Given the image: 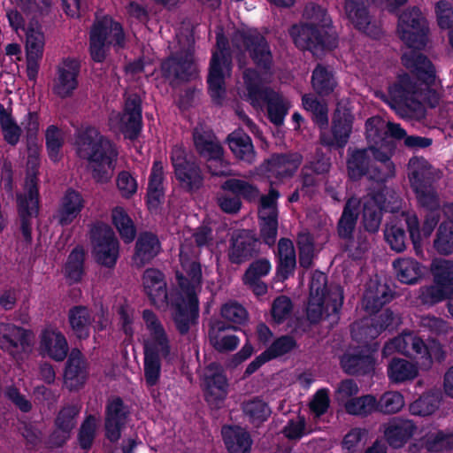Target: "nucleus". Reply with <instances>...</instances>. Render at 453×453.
Segmentation results:
<instances>
[{
	"instance_id": "nucleus-1",
	"label": "nucleus",
	"mask_w": 453,
	"mask_h": 453,
	"mask_svg": "<svg viewBox=\"0 0 453 453\" xmlns=\"http://www.w3.org/2000/svg\"><path fill=\"white\" fill-rule=\"evenodd\" d=\"M427 32L426 19L419 9H407L399 16L397 34L409 48L403 55V63L427 87H433L436 86L434 68L425 56L415 50L426 45Z\"/></svg>"
},
{
	"instance_id": "nucleus-2",
	"label": "nucleus",
	"mask_w": 453,
	"mask_h": 453,
	"mask_svg": "<svg viewBox=\"0 0 453 453\" xmlns=\"http://www.w3.org/2000/svg\"><path fill=\"white\" fill-rule=\"evenodd\" d=\"M197 254V248H191L187 240L181 243L180 260L183 272L177 273V279L182 298L181 302L176 304L173 317L176 326L181 334L187 333L198 317L196 294L201 287L202 270L196 259Z\"/></svg>"
},
{
	"instance_id": "nucleus-3",
	"label": "nucleus",
	"mask_w": 453,
	"mask_h": 453,
	"mask_svg": "<svg viewBox=\"0 0 453 453\" xmlns=\"http://www.w3.org/2000/svg\"><path fill=\"white\" fill-rule=\"evenodd\" d=\"M77 155L87 160L88 169L96 182H108L112 175L118 151L110 140L92 127L81 129L75 142Z\"/></svg>"
},
{
	"instance_id": "nucleus-4",
	"label": "nucleus",
	"mask_w": 453,
	"mask_h": 453,
	"mask_svg": "<svg viewBox=\"0 0 453 453\" xmlns=\"http://www.w3.org/2000/svg\"><path fill=\"white\" fill-rule=\"evenodd\" d=\"M303 17V21L289 29V35L297 48L316 54L318 50L335 47V31L332 27L330 17L323 8L310 3L305 6Z\"/></svg>"
},
{
	"instance_id": "nucleus-5",
	"label": "nucleus",
	"mask_w": 453,
	"mask_h": 453,
	"mask_svg": "<svg viewBox=\"0 0 453 453\" xmlns=\"http://www.w3.org/2000/svg\"><path fill=\"white\" fill-rule=\"evenodd\" d=\"M395 352L414 357L418 360L420 368L424 370L429 369L434 360L441 361L444 358V351L439 342L430 341L426 343L412 333H404L385 344L382 350L384 357Z\"/></svg>"
},
{
	"instance_id": "nucleus-6",
	"label": "nucleus",
	"mask_w": 453,
	"mask_h": 453,
	"mask_svg": "<svg viewBox=\"0 0 453 453\" xmlns=\"http://www.w3.org/2000/svg\"><path fill=\"white\" fill-rule=\"evenodd\" d=\"M247 96L255 107H262L266 103L270 120L277 126L283 123L284 118L290 108V103L281 95L262 87L265 77L256 70L247 69L243 72Z\"/></svg>"
},
{
	"instance_id": "nucleus-7",
	"label": "nucleus",
	"mask_w": 453,
	"mask_h": 453,
	"mask_svg": "<svg viewBox=\"0 0 453 453\" xmlns=\"http://www.w3.org/2000/svg\"><path fill=\"white\" fill-rule=\"evenodd\" d=\"M425 89L412 83L407 74L400 76L389 88L387 100L390 107L402 118H420L424 116L423 104L426 101Z\"/></svg>"
},
{
	"instance_id": "nucleus-8",
	"label": "nucleus",
	"mask_w": 453,
	"mask_h": 453,
	"mask_svg": "<svg viewBox=\"0 0 453 453\" xmlns=\"http://www.w3.org/2000/svg\"><path fill=\"white\" fill-rule=\"evenodd\" d=\"M124 43L125 35L119 23L108 16L96 19L89 36L90 54L95 61H104L110 47L119 49Z\"/></svg>"
},
{
	"instance_id": "nucleus-9",
	"label": "nucleus",
	"mask_w": 453,
	"mask_h": 453,
	"mask_svg": "<svg viewBox=\"0 0 453 453\" xmlns=\"http://www.w3.org/2000/svg\"><path fill=\"white\" fill-rule=\"evenodd\" d=\"M227 41L221 33H217V50L211 60L208 84L212 100L220 104L226 94L225 81L231 74V53Z\"/></svg>"
},
{
	"instance_id": "nucleus-10",
	"label": "nucleus",
	"mask_w": 453,
	"mask_h": 453,
	"mask_svg": "<svg viewBox=\"0 0 453 453\" xmlns=\"http://www.w3.org/2000/svg\"><path fill=\"white\" fill-rule=\"evenodd\" d=\"M347 104V103L343 102L337 104L333 115L330 129L326 126L319 127L321 144L327 147L342 149L348 143L352 132L354 116Z\"/></svg>"
},
{
	"instance_id": "nucleus-11",
	"label": "nucleus",
	"mask_w": 453,
	"mask_h": 453,
	"mask_svg": "<svg viewBox=\"0 0 453 453\" xmlns=\"http://www.w3.org/2000/svg\"><path fill=\"white\" fill-rule=\"evenodd\" d=\"M233 47L238 50H247L254 63L264 69L272 65V53L268 43L257 30H237L232 37Z\"/></svg>"
},
{
	"instance_id": "nucleus-12",
	"label": "nucleus",
	"mask_w": 453,
	"mask_h": 453,
	"mask_svg": "<svg viewBox=\"0 0 453 453\" xmlns=\"http://www.w3.org/2000/svg\"><path fill=\"white\" fill-rule=\"evenodd\" d=\"M365 129L368 142L388 151H393L395 149L391 138L400 140L407 137L405 130L399 124L387 122L378 116L367 119Z\"/></svg>"
},
{
	"instance_id": "nucleus-13",
	"label": "nucleus",
	"mask_w": 453,
	"mask_h": 453,
	"mask_svg": "<svg viewBox=\"0 0 453 453\" xmlns=\"http://www.w3.org/2000/svg\"><path fill=\"white\" fill-rule=\"evenodd\" d=\"M34 342L32 331L13 324L0 323V348L15 358L30 352Z\"/></svg>"
},
{
	"instance_id": "nucleus-14",
	"label": "nucleus",
	"mask_w": 453,
	"mask_h": 453,
	"mask_svg": "<svg viewBox=\"0 0 453 453\" xmlns=\"http://www.w3.org/2000/svg\"><path fill=\"white\" fill-rule=\"evenodd\" d=\"M93 253L102 265L112 267L119 257V242L113 231L106 226L97 227L92 235Z\"/></svg>"
},
{
	"instance_id": "nucleus-15",
	"label": "nucleus",
	"mask_w": 453,
	"mask_h": 453,
	"mask_svg": "<svg viewBox=\"0 0 453 453\" xmlns=\"http://www.w3.org/2000/svg\"><path fill=\"white\" fill-rule=\"evenodd\" d=\"M174 55L162 64V71L165 76L172 81L188 80L195 76L197 68L190 44L185 51L180 46V49H176L174 46Z\"/></svg>"
},
{
	"instance_id": "nucleus-16",
	"label": "nucleus",
	"mask_w": 453,
	"mask_h": 453,
	"mask_svg": "<svg viewBox=\"0 0 453 453\" xmlns=\"http://www.w3.org/2000/svg\"><path fill=\"white\" fill-rule=\"evenodd\" d=\"M45 36L37 23L31 22L26 32L27 73L31 81L37 77L40 62L42 59Z\"/></svg>"
},
{
	"instance_id": "nucleus-17",
	"label": "nucleus",
	"mask_w": 453,
	"mask_h": 453,
	"mask_svg": "<svg viewBox=\"0 0 453 453\" xmlns=\"http://www.w3.org/2000/svg\"><path fill=\"white\" fill-rule=\"evenodd\" d=\"M204 395L212 408H220L227 395V382L216 363L210 364L203 374Z\"/></svg>"
},
{
	"instance_id": "nucleus-18",
	"label": "nucleus",
	"mask_w": 453,
	"mask_h": 453,
	"mask_svg": "<svg viewBox=\"0 0 453 453\" xmlns=\"http://www.w3.org/2000/svg\"><path fill=\"white\" fill-rule=\"evenodd\" d=\"M343 303V292L340 286L331 287L326 296H310L307 306L308 319L320 320L324 314L337 313Z\"/></svg>"
},
{
	"instance_id": "nucleus-19",
	"label": "nucleus",
	"mask_w": 453,
	"mask_h": 453,
	"mask_svg": "<svg viewBox=\"0 0 453 453\" xmlns=\"http://www.w3.org/2000/svg\"><path fill=\"white\" fill-rule=\"evenodd\" d=\"M369 3L365 0H346L344 11L348 19L357 29L377 38L380 35L381 30L368 11Z\"/></svg>"
},
{
	"instance_id": "nucleus-20",
	"label": "nucleus",
	"mask_w": 453,
	"mask_h": 453,
	"mask_svg": "<svg viewBox=\"0 0 453 453\" xmlns=\"http://www.w3.org/2000/svg\"><path fill=\"white\" fill-rule=\"evenodd\" d=\"M118 128L126 137L134 139L142 128L141 98L135 94L126 99L123 113L116 118Z\"/></svg>"
},
{
	"instance_id": "nucleus-21",
	"label": "nucleus",
	"mask_w": 453,
	"mask_h": 453,
	"mask_svg": "<svg viewBox=\"0 0 453 453\" xmlns=\"http://www.w3.org/2000/svg\"><path fill=\"white\" fill-rule=\"evenodd\" d=\"M149 336L144 342V349L150 351H159L162 356H168L170 346L167 334L163 325L155 313L149 310L142 312Z\"/></svg>"
},
{
	"instance_id": "nucleus-22",
	"label": "nucleus",
	"mask_w": 453,
	"mask_h": 453,
	"mask_svg": "<svg viewBox=\"0 0 453 453\" xmlns=\"http://www.w3.org/2000/svg\"><path fill=\"white\" fill-rule=\"evenodd\" d=\"M40 352L55 361H63L68 353L65 336L56 327L47 326L40 334Z\"/></svg>"
},
{
	"instance_id": "nucleus-23",
	"label": "nucleus",
	"mask_w": 453,
	"mask_h": 453,
	"mask_svg": "<svg viewBox=\"0 0 453 453\" xmlns=\"http://www.w3.org/2000/svg\"><path fill=\"white\" fill-rule=\"evenodd\" d=\"M392 319L393 313L389 311H385L371 319H364L352 326V336L358 342H367L374 339L391 324Z\"/></svg>"
},
{
	"instance_id": "nucleus-24",
	"label": "nucleus",
	"mask_w": 453,
	"mask_h": 453,
	"mask_svg": "<svg viewBox=\"0 0 453 453\" xmlns=\"http://www.w3.org/2000/svg\"><path fill=\"white\" fill-rule=\"evenodd\" d=\"M408 171L410 182L414 190L432 186V183L441 176V172L423 157H412L409 161Z\"/></svg>"
},
{
	"instance_id": "nucleus-25",
	"label": "nucleus",
	"mask_w": 453,
	"mask_h": 453,
	"mask_svg": "<svg viewBox=\"0 0 453 453\" xmlns=\"http://www.w3.org/2000/svg\"><path fill=\"white\" fill-rule=\"evenodd\" d=\"M382 427L386 441L394 449L405 445L418 429L413 421L399 418L390 419Z\"/></svg>"
},
{
	"instance_id": "nucleus-26",
	"label": "nucleus",
	"mask_w": 453,
	"mask_h": 453,
	"mask_svg": "<svg viewBox=\"0 0 453 453\" xmlns=\"http://www.w3.org/2000/svg\"><path fill=\"white\" fill-rule=\"evenodd\" d=\"M302 162V157L297 154L276 155L260 166V172L265 173L267 178L277 179L292 176Z\"/></svg>"
},
{
	"instance_id": "nucleus-27",
	"label": "nucleus",
	"mask_w": 453,
	"mask_h": 453,
	"mask_svg": "<svg viewBox=\"0 0 453 453\" xmlns=\"http://www.w3.org/2000/svg\"><path fill=\"white\" fill-rule=\"evenodd\" d=\"M79 64L74 59H65L58 66L53 91L60 97L69 96L77 88Z\"/></svg>"
},
{
	"instance_id": "nucleus-28",
	"label": "nucleus",
	"mask_w": 453,
	"mask_h": 453,
	"mask_svg": "<svg viewBox=\"0 0 453 453\" xmlns=\"http://www.w3.org/2000/svg\"><path fill=\"white\" fill-rule=\"evenodd\" d=\"M193 141L196 151L206 161L218 159L223 155V148L214 134L203 125L195 127Z\"/></svg>"
},
{
	"instance_id": "nucleus-29",
	"label": "nucleus",
	"mask_w": 453,
	"mask_h": 453,
	"mask_svg": "<svg viewBox=\"0 0 453 453\" xmlns=\"http://www.w3.org/2000/svg\"><path fill=\"white\" fill-rule=\"evenodd\" d=\"M142 285L154 305L159 308L167 305L166 282L160 271L154 268L147 269L142 276Z\"/></svg>"
},
{
	"instance_id": "nucleus-30",
	"label": "nucleus",
	"mask_w": 453,
	"mask_h": 453,
	"mask_svg": "<svg viewBox=\"0 0 453 453\" xmlns=\"http://www.w3.org/2000/svg\"><path fill=\"white\" fill-rule=\"evenodd\" d=\"M83 207L82 196L73 189H69L62 196L54 219L60 226H68L78 218Z\"/></svg>"
},
{
	"instance_id": "nucleus-31",
	"label": "nucleus",
	"mask_w": 453,
	"mask_h": 453,
	"mask_svg": "<svg viewBox=\"0 0 453 453\" xmlns=\"http://www.w3.org/2000/svg\"><path fill=\"white\" fill-rule=\"evenodd\" d=\"M64 378L65 385L70 390L78 389L85 384L88 378L87 363L80 350L71 351Z\"/></svg>"
},
{
	"instance_id": "nucleus-32",
	"label": "nucleus",
	"mask_w": 453,
	"mask_h": 453,
	"mask_svg": "<svg viewBox=\"0 0 453 453\" xmlns=\"http://www.w3.org/2000/svg\"><path fill=\"white\" fill-rule=\"evenodd\" d=\"M257 240L247 230L237 232L232 238L228 257L232 263L242 264L248 260L256 251Z\"/></svg>"
},
{
	"instance_id": "nucleus-33",
	"label": "nucleus",
	"mask_w": 453,
	"mask_h": 453,
	"mask_svg": "<svg viewBox=\"0 0 453 453\" xmlns=\"http://www.w3.org/2000/svg\"><path fill=\"white\" fill-rule=\"evenodd\" d=\"M161 250L157 237L151 233L141 234L135 244V251L132 258L133 265L142 268L150 263Z\"/></svg>"
},
{
	"instance_id": "nucleus-34",
	"label": "nucleus",
	"mask_w": 453,
	"mask_h": 453,
	"mask_svg": "<svg viewBox=\"0 0 453 453\" xmlns=\"http://www.w3.org/2000/svg\"><path fill=\"white\" fill-rule=\"evenodd\" d=\"M384 203L385 196L380 192L375 195L369 194L365 197L363 220L367 231L372 233L378 231L381 222Z\"/></svg>"
},
{
	"instance_id": "nucleus-35",
	"label": "nucleus",
	"mask_w": 453,
	"mask_h": 453,
	"mask_svg": "<svg viewBox=\"0 0 453 453\" xmlns=\"http://www.w3.org/2000/svg\"><path fill=\"white\" fill-rule=\"evenodd\" d=\"M371 150L375 161L371 164L368 177L378 182H384L388 178L393 177L395 174V165L390 161L393 151H388L380 147L372 149Z\"/></svg>"
},
{
	"instance_id": "nucleus-36",
	"label": "nucleus",
	"mask_w": 453,
	"mask_h": 453,
	"mask_svg": "<svg viewBox=\"0 0 453 453\" xmlns=\"http://www.w3.org/2000/svg\"><path fill=\"white\" fill-rule=\"evenodd\" d=\"M229 148L234 157L249 165L256 160V152L250 137L241 130L231 133L227 137Z\"/></svg>"
},
{
	"instance_id": "nucleus-37",
	"label": "nucleus",
	"mask_w": 453,
	"mask_h": 453,
	"mask_svg": "<svg viewBox=\"0 0 453 453\" xmlns=\"http://www.w3.org/2000/svg\"><path fill=\"white\" fill-rule=\"evenodd\" d=\"M127 412L119 398L112 399L107 406L105 430L107 438L115 441L120 437V428L126 420Z\"/></svg>"
},
{
	"instance_id": "nucleus-38",
	"label": "nucleus",
	"mask_w": 453,
	"mask_h": 453,
	"mask_svg": "<svg viewBox=\"0 0 453 453\" xmlns=\"http://www.w3.org/2000/svg\"><path fill=\"white\" fill-rule=\"evenodd\" d=\"M222 435L229 453H250L252 441L245 429L240 426H224Z\"/></svg>"
},
{
	"instance_id": "nucleus-39",
	"label": "nucleus",
	"mask_w": 453,
	"mask_h": 453,
	"mask_svg": "<svg viewBox=\"0 0 453 453\" xmlns=\"http://www.w3.org/2000/svg\"><path fill=\"white\" fill-rule=\"evenodd\" d=\"M231 328L223 322H217L211 326L209 332V340L215 349L226 352L237 348L239 339L230 332Z\"/></svg>"
},
{
	"instance_id": "nucleus-40",
	"label": "nucleus",
	"mask_w": 453,
	"mask_h": 453,
	"mask_svg": "<svg viewBox=\"0 0 453 453\" xmlns=\"http://www.w3.org/2000/svg\"><path fill=\"white\" fill-rule=\"evenodd\" d=\"M391 298L392 295L385 284L371 280L364 295L363 306L369 312H376Z\"/></svg>"
},
{
	"instance_id": "nucleus-41",
	"label": "nucleus",
	"mask_w": 453,
	"mask_h": 453,
	"mask_svg": "<svg viewBox=\"0 0 453 453\" xmlns=\"http://www.w3.org/2000/svg\"><path fill=\"white\" fill-rule=\"evenodd\" d=\"M164 166L161 162L155 161L149 179L147 203L149 208L157 209L164 197Z\"/></svg>"
},
{
	"instance_id": "nucleus-42",
	"label": "nucleus",
	"mask_w": 453,
	"mask_h": 453,
	"mask_svg": "<svg viewBox=\"0 0 453 453\" xmlns=\"http://www.w3.org/2000/svg\"><path fill=\"white\" fill-rule=\"evenodd\" d=\"M69 323L73 334L80 339H86L90 333V326L95 319L92 312L84 306H75L69 311Z\"/></svg>"
},
{
	"instance_id": "nucleus-43",
	"label": "nucleus",
	"mask_w": 453,
	"mask_h": 453,
	"mask_svg": "<svg viewBox=\"0 0 453 453\" xmlns=\"http://www.w3.org/2000/svg\"><path fill=\"white\" fill-rule=\"evenodd\" d=\"M19 213L21 219V230L23 236L27 241L31 240V223L30 219L35 217L38 213V197L35 196V193L31 189L30 196L23 197L22 195L18 196Z\"/></svg>"
},
{
	"instance_id": "nucleus-44",
	"label": "nucleus",
	"mask_w": 453,
	"mask_h": 453,
	"mask_svg": "<svg viewBox=\"0 0 453 453\" xmlns=\"http://www.w3.org/2000/svg\"><path fill=\"white\" fill-rule=\"evenodd\" d=\"M418 374V366L403 358H394L388 365V379L395 383L414 380Z\"/></svg>"
},
{
	"instance_id": "nucleus-45",
	"label": "nucleus",
	"mask_w": 453,
	"mask_h": 453,
	"mask_svg": "<svg viewBox=\"0 0 453 453\" xmlns=\"http://www.w3.org/2000/svg\"><path fill=\"white\" fill-rule=\"evenodd\" d=\"M397 279L406 284L416 283L424 275L423 266L415 259L404 257L394 262Z\"/></svg>"
},
{
	"instance_id": "nucleus-46",
	"label": "nucleus",
	"mask_w": 453,
	"mask_h": 453,
	"mask_svg": "<svg viewBox=\"0 0 453 453\" xmlns=\"http://www.w3.org/2000/svg\"><path fill=\"white\" fill-rule=\"evenodd\" d=\"M359 200L355 197L347 201L338 222V234L342 238L351 237L359 213Z\"/></svg>"
},
{
	"instance_id": "nucleus-47",
	"label": "nucleus",
	"mask_w": 453,
	"mask_h": 453,
	"mask_svg": "<svg viewBox=\"0 0 453 453\" xmlns=\"http://www.w3.org/2000/svg\"><path fill=\"white\" fill-rule=\"evenodd\" d=\"M372 149H378L374 143H370L368 149L355 151L348 161L349 175L351 179H359L363 175L368 176L371 166L370 154Z\"/></svg>"
},
{
	"instance_id": "nucleus-48",
	"label": "nucleus",
	"mask_w": 453,
	"mask_h": 453,
	"mask_svg": "<svg viewBox=\"0 0 453 453\" xmlns=\"http://www.w3.org/2000/svg\"><path fill=\"white\" fill-rule=\"evenodd\" d=\"M341 365L347 373H366L373 368L374 359L371 355L360 356L346 353L341 358Z\"/></svg>"
},
{
	"instance_id": "nucleus-49",
	"label": "nucleus",
	"mask_w": 453,
	"mask_h": 453,
	"mask_svg": "<svg viewBox=\"0 0 453 453\" xmlns=\"http://www.w3.org/2000/svg\"><path fill=\"white\" fill-rule=\"evenodd\" d=\"M111 219L125 242H131L136 234L133 220L130 219L125 209L116 206L111 211Z\"/></svg>"
},
{
	"instance_id": "nucleus-50",
	"label": "nucleus",
	"mask_w": 453,
	"mask_h": 453,
	"mask_svg": "<svg viewBox=\"0 0 453 453\" xmlns=\"http://www.w3.org/2000/svg\"><path fill=\"white\" fill-rule=\"evenodd\" d=\"M174 173L180 186L188 190L198 189L203 184L201 170L194 161L188 163L183 168H179Z\"/></svg>"
},
{
	"instance_id": "nucleus-51",
	"label": "nucleus",
	"mask_w": 453,
	"mask_h": 453,
	"mask_svg": "<svg viewBox=\"0 0 453 453\" xmlns=\"http://www.w3.org/2000/svg\"><path fill=\"white\" fill-rule=\"evenodd\" d=\"M430 272L434 282L453 289V260L435 258L431 262Z\"/></svg>"
},
{
	"instance_id": "nucleus-52",
	"label": "nucleus",
	"mask_w": 453,
	"mask_h": 453,
	"mask_svg": "<svg viewBox=\"0 0 453 453\" xmlns=\"http://www.w3.org/2000/svg\"><path fill=\"white\" fill-rule=\"evenodd\" d=\"M279 271L287 277L296 267V258L292 241L282 238L278 243Z\"/></svg>"
},
{
	"instance_id": "nucleus-53",
	"label": "nucleus",
	"mask_w": 453,
	"mask_h": 453,
	"mask_svg": "<svg viewBox=\"0 0 453 453\" xmlns=\"http://www.w3.org/2000/svg\"><path fill=\"white\" fill-rule=\"evenodd\" d=\"M311 83L314 90L320 96L329 95L336 86L332 72L321 65L314 69Z\"/></svg>"
},
{
	"instance_id": "nucleus-54",
	"label": "nucleus",
	"mask_w": 453,
	"mask_h": 453,
	"mask_svg": "<svg viewBox=\"0 0 453 453\" xmlns=\"http://www.w3.org/2000/svg\"><path fill=\"white\" fill-rule=\"evenodd\" d=\"M377 399L372 395L356 396L345 403L344 410L348 414L354 416H367L377 411Z\"/></svg>"
},
{
	"instance_id": "nucleus-55",
	"label": "nucleus",
	"mask_w": 453,
	"mask_h": 453,
	"mask_svg": "<svg viewBox=\"0 0 453 453\" xmlns=\"http://www.w3.org/2000/svg\"><path fill=\"white\" fill-rule=\"evenodd\" d=\"M144 377L147 386H155L160 378V357H163L159 351H150L144 349Z\"/></svg>"
},
{
	"instance_id": "nucleus-56",
	"label": "nucleus",
	"mask_w": 453,
	"mask_h": 453,
	"mask_svg": "<svg viewBox=\"0 0 453 453\" xmlns=\"http://www.w3.org/2000/svg\"><path fill=\"white\" fill-rule=\"evenodd\" d=\"M434 248L441 255L453 254V226L450 222L442 221L439 226L434 240Z\"/></svg>"
},
{
	"instance_id": "nucleus-57",
	"label": "nucleus",
	"mask_w": 453,
	"mask_h": 453,
	"mask_svg": "<svg viewBox=\"0 0 453 453\" xmlns=\"http://www.w3.org/2000/svg\"><path fill=\"white\" fill-rule=\"evenodd\" d=\"M439 405V395L434 393H428L411 403L410 411L412 415L426 417L434 414L438 410Z\"/></svg>"
},
{
	"instance_id": "nucleus-58",
	"label": "nucleus",
	"mask_w": 453,
	"mask_h": 453,
	"mask_svg": "<svg viewBox=\"0 0 453 453\" xmlns=\"http://www.w3.org/2000/svg\"><path fill=\"white\" fill-rule=\"evenodd\" d=\"M421 444L428 451L440 452L453 448V434L441 431L428 433L421 440Z\"/></svg>"
},
{
	"instance_id": "nucleus-59",
	"label": "nucleus",
	"mask_w": 453,
	"mask_h": 453,
	"mask_svg": "<svg viewBox=\"0 0 453 453\" xmlns=\"http://www.w3.org/2000/svg\"><path fill=\"white\" fill-rule=\"evenodd\" d=\"M450 292L451 290L448 287L433 280L432 284L420 288L419 298L423 303L433 305L444 299H449Z\"/></svg>"
},
{
	"instance_id": "nucleus-60",
	"label": "nucleus",
	"mask_w": 453,
	"mask_h": 453,
	"mask_svg": "<svg viewBox=\"0 0 453 453\" xmlns=\"http://www.w3.org/2000/svg\"><path fill=\"white\" fill-rule=\"evenodd\" d=\"M221 188L250 201L257 199L259 196L258 189L243 180L229 179L222 184Z\"/></svg>"
},
{
	"instance_id": "nucleus-61",
	"label": "nucleus",
	"mask_w": 453,
	"mask_h": 453,
	"mask_svg": "<svg viewBox=\"0 0 453 453\" xmlns=\"http://www.w3.org/2000/svg\"><path fill=\"white\" fill-rule=\"evenodd\" d=\"M80 409L77 405H68L64 407L56 418L57 433L62 431V441L70 436L71 431L75 426V418L78 415Z\"/></svg>"
},
{
	"instance_id": "nucleus-62",
	"label": "nucleus",
	"mask_w": 453,
	"mask_h": 453,
	"mask_svg": "<svg viewBox=\"0 0 453 453\" xmlns=\"http://www.w3.org/2000/svg\"><path fill=\"white\" fill-rule=\"evenodd\" d=\"M46 147L50 158L57 162L60 158V150L64 144V133L58 127L51 125L45 132Z\"/></svg>"
},
{
	"instance_id": "nucleus-63",
	"label": "nucleus",
	"mask_w": 453,
	"mask_h": 453,
	"mask_svg": "<svg viewBox=\"0 0 453 453\" xmlns=\"http://www.w3.org/2000/svg\"><path fill=\"white\" fill-rule=\"evenodd\" d=\"M303 105L304 109L312 113L313 120L322 127L327 126V106L325 103L319 101L312 96L304 95L303 96Z\"/></svg>"
},
{
	"instance_id": "nucleus-64",
	"label": "nucleus",
	"mask_w": 453,
	"mask_h": 453,
	"mask_svg": "<svg viewBox=\"0 0 453 453\" xmlns=\"http://www.w3.org/2000/svg\"><path fill=\"white\" fill-rule=\"evenodd\" d=\"M377 411L385 414H394L403 409L404 399L402 394L397 391H388L377 400Z\"/></svg>"
}]
</instances>
